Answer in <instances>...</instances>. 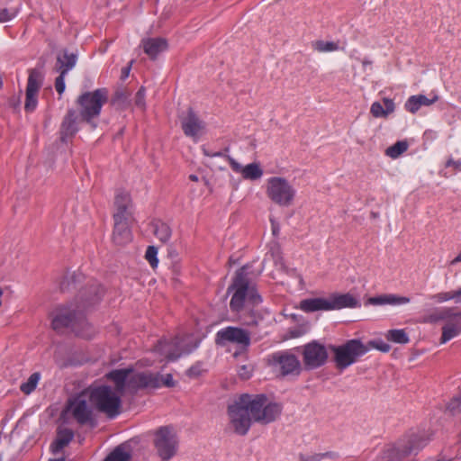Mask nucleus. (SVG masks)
<instances>
[{
	"label": "nucleus",
	"mask_w": 461,
	"mask_h": 461,
	"mask_svg": "<svg viewBox=\"0 0 461 461\" xmlns=\"http://www.w3.org/2000/svg\"><path fill=\"white\" fill-rule=\"evenodd\" d=\"M77 60V54L70 53L68 50H63L57 56L56 68L59 72L67 74L75 67Z\"/></svg>",
	"instance_id": "a878e982"
},
{
	"label": "nucleus",
	"mask_w": 461,
	"mask_h": 461,
	"mask_svg": "<svg viewBox=\"0 0 461 461\" xmlns=\"http://www.w3.org/2000/svg\"><path fill=\"white\" fill-rule=\"evenodd\" d=\"M461 319V311H456V308H434L423 316L420 317V323L436 324L441 321H454Z\"/></svg>",
	"instance_id": "6ab92c4d"
},
{
	"label": "nucleus",
	"mask_w": 461,
	"mask_h": 461,
	"mask_svg": "<svg viewBox=\"0 0 461 461\" xmlns=\"http://www.w3.org/2000/svg\"><path fill=\"white\" fill-rule=\"evenodd\" d=\"M386 338L399 344H406L409 342V337L403 330H391L388 331Z\"/></svg>",
	"instance_id": "4c0bfd02"
},
{
	"label": "nucleus",
	"mask_w": 461,
	"mask_h": 461,
	"mask_svg": "<svg viewBox=\"0 0 461 461\" xmlns=\"http://www.w3.org/2000/svg\"><path fill=\"white\" fill-rule=\"evenodd\" d=\"M358 301L349 294H333L329 298H310L300 302V309L305 312L356 308Z\"/></svg>",
	"instance_id": "423d86ee"
},
{
	"label": "nucleus",
	"mask_w": 461,
	"mask_h": 461,
	"mask_svg": "<svg viewBox=\"0 0 461 461\" xmlns=\"http://www.w3.org/2000/svg\"><path fill=\"white\" fill-rule=\"evenodd\" d=\"M74 432L68 428H59L55 439L50 445V450L53 454L60 452L73 439Z\"/></svg>",
	"instance_id": "b1692460"
},
{
	"label": "nucleus",
	"mask_w": 461,
	"mask_h": 461,
	"mask_svg": "<svg viewBox=\"0 0 461 461\" xmlns=\"http://www.w3.org/2000/svg\"><path fill=\"white\" fill-rule=\"evenodd\" d=\"M267 364L276 377L298 376L302 371L301 362L298 357L287 351L273 353L268 357Z\"/></svg>",
	"instance_id": "9d476101"
},
{
	"label": "nucleus",
	"mask_w": 461,
	"mask_h": 461,
	"mask_svg": "<svg viewBox=\"0 0 461 461\" xmlns=\"http://www.w3.org/2000/svg\"><path fill=\"white\" fill-rule=\"evenodd\" d=\"M189 179L191 181L197 182L198 181V176L196 175H190L189 176Z\"/></svg>",
	"instance_id": "052dcab7"
},
{
	"label": "nucleus",
	"mask_w": 461,
	"mask_h": 461,
	"mask_svg": "<svg viewBox=\"0 0 461 461\" xmlns=\"http://www.w3.org/2000/svg\"><path fill=\"white\" fill-rule=\"evenodd\" d=\"M77 276V275L72 276V279H73V280H75V278H76Z\"/></svg>",
	"instance_id": "69168bd1"
},
{
	"label": "nucleus",
	"mask_w": 461,
	"mask_h": 461,
	"mask_svg": "<svg viewBox=\"0 0 461 461\" xmlns=\"http://www.w3.org/2000/svg\"><path fill=\"white\" fill-rule=\"evenodd\" d=\"M152 228L154 235L161 242L166 243L170 240L172 231L167 223L157 220L152 222Z\"/></svg>",
	"instance_id": "c85d7f7f"
},
{
	"label": "nucleus",
	"mask_w": 461,
	"mask_h": 461,
	"mask_svg": "<svg viewBox=\"0 0 461 461\" xmlns=\"http://www.w3.org/2000/svg\"><path fill=\"white\" fill-rule=\"evenodd\" d=\"M181 128L185 136L197 139L205 127V123L199 118L193 108L189 107L185 113L180 115Z\"/></svg>",
	"instance_id": "f3484780"
},
{
	"label": "nucleus",
	"mask_w": 461,
	"mask_h": 461,
	"mask_svg": "<svg viewBox=\"0 0 461 461\" xmlns=\"http://www.w3.org/2000/svg\"><path fill=\"white\" fill-rule=\"evenodd\" d=\"M39 380H40L39 373L32 374L30 375V377L28 378L27 382L21 384L20 390L25 394L31 393L32 391L35 390Z\"/></svg>",
	"instance_id": "58836bf2"
},
{
	"label": "nucleus",
	"mask_w": 461,
	"mask_h": 461,
	"mask_svg": "<svg viewBox=\"0 0 461 461\" xmlns=\"http://www.w3.org/2000/svg\"><path fill=\"white\" fill-rule=\"evenodd\" d=\"M446 167H453L455 170L461 171V162L456 161L452 158L447 161Z\"/></svg>",
	"instance_id": "5fc2aeb1"
},
{
	"label": "nucleus",
	"mask_w": 461,
	"mask_h": 461,
	"mask_svg": "<svg viewBox=\"0 0 461 461\" xmlns=\"http://www.w3.org/2000/svg\"><path fill=\"white\" fill-rule=\"evenodd\" d=\"M161 384L167 387H173L175 385V382L172 375L167 374L164 379L161 377Z\"/></svg>",
	"instance_id": "603ef678"
},
{
	"label": "nucleus",
	"mask_w": 461,
	"mask_h": 461,
	"mask_svg": "<svg viewBox=\"0 0 461 461\" xmlns=\"http://www.w3.org/2000/svg\"><path fill=\"white\" fill-rule=\"evenodd\" d=\"M438 99V95H434L432 98H428L424 95H416L410 96L404 104V108L409 113H416L421 106H429L436 103Z\"/></svg>",
	"instance_id": "5701e85b"
},
{
	"label": "nucleus",
	"mask_w": 461,
	"mask_h": 461,
	"mask_svg": "<svg viewBox=\"0 0 461 461\" xmlns=\"http://www.w3.org/2000/svg\"><path fill=\"white\" fill-rule=\"evenodd\" d=\"M271 225H272V233L274 236H277L279 234V231H280V226L279 224L274 221V220H271Z\"/></svg>",
	"instance_id": "6e6d98bb"
},
{
	"label": "nucleus",
	"mask_w": 461,
	"mask_h": 461,
	"mask_svg": "<svg viewBox=\"0 0 461 461\" xmlns=\"http://www.w3.org/2000/svg\"><path fill=\"white\" fill-rule=\"evenodd\" d=\"M37 96V92L26 90L24 104V109L26 112H32L35 110L38 104Z\"/></svg>",
	"instance_id": "ea45409f"
},
{
	"label": "nucleus",
	"mask_w": 461,
	"mask_h": 461,
	"mask_svg": "<svg viewBox=\"0 0 461 461\" xmlns=\"http://www.w3.org/2000/svg\"><path fill=\"white\" fill-rule=\"evenodd\" d=\"M384 105L380 102H374L370 107V113L375 118H387L395 110V104L393 99L384 97L382 99Z\"/></svg>",
	"instance_id": "393cba45"
},
{
	"label": "nucleus",
	"mask_w": 461,
	"mask_h": 461,
	"mask_svg": "<svg viewBox=\"0 0 461 461\" xmlns=\"http://www.w3.org/2000/svg\"><path fill=\"white\" fill-rule=\"evenodd\" d=\"M263 176V170L258 163H251L243 167L242 176L249 180H258Z\"/></svg>",
	"instance_id": "72a5a7b5"
},
{
	"label": "nucleus",
	"mask_w": 461,
	"mask_h": 461,
	"mask_svg": "<svg viewBox=\"0 0 461 461\" xmlns=\"http://www.w3.org/2000/svg\"><path fill=\"white\" fill-rule=\"evenodd\" d=\"M141 46L144 52L151 59H156L158 55L165 51L167 47V41L164 38H148L141 41Z\"/></svg>",
	"instance_id": "4be33fe9"
},
{
	"label": "nucleus",
	"mask_w": 461,
	"mask_h": 461,
	"mask_svg": "<svg viewBox=\"0 0 461 461\" xmlns=\"http://www.w3.org/2000/svg\"><path fill=\"white\" fill-rule=\"evenodd\" d=\"M92 405L108 417L113 418L119 414L121 407V393L110 386L101 384L90 386L86 390Z\"/></svg>",
	"instance_id": "20e7f679"
},
{
	"label": "nucleus",
	"mask_w": 461,
	"mask_h": 461,
	"mask_svg": "<svg viewBox=\"0 0 461 461\" xmlns=\"http://www.w3.org/2000/svg\"><path fill=\"white\" fill-rule=\"evenodd\" d=\"M196 347L197 345H194L191 348H186L183 345V341L178 337H176L170 341L159 340L155 346V351L164 356L167 360L174 361L176 360L182 354L190 353Z\"/></svg>",
	"instance_id": "4468645a"
},
{
	"label": "nucleus",
	"mask_w": 461,
	"mask_h": 461,
	"mask_svg": "<svg viewBox=\"0 0 461 461\" xmlns=\"http://www.w3.org/2000/svg\"><path fill=\"white\" fill-rule=\"evenodd\" d=\"M161 386V376L149 371L138 372L130 375L127 387L131 391L144 388H158Z\"/></svg>",
	"instance_id": "dca6fc26"
},
{
	"label": "nucleus",
	"mask_w": 461,
	"mask_h": 461,
	"mask_svg": "<svg viewBox=\"0 0 461 461\" xmlns=\"http://www.w3.org/2000/svg\"><path fill=\"white\" fill-rule=\"evenodd\" d=\"M368 303L372 305H384L386 304V294L370 297Z\"/></svg>",
	"instance_id": "8fccbe9b"
},
{
	"label": "nucleus",
	"mask_w": 461,
	"mask_h": 461,
	"mask_svg": "<svg viewBox=\"0 0 461 461\" xmlns=\"http://www.w3.org/2000/svg\"><path fill=\"white\" fill-rule=\"evenodd\" d=\"M312 48L318 52H332L339 50V44L334 41L318 40L312 42Z\"/></svg>",
	"instance_id": "c9c22d12"
},
{
	"label": "nucleus",
	"mask_w": 461,
	"mask_h": 461,
	"mask_svg": "<svg viewBox=\"0 0 461 461\" xmlns=\"http://www.w3.org/2000/svg\"><path fill=\"white\" fill-rule=\"evenodd\" d=\"M411 299L406 296H401L393 294H386V304L399 305L410 303Z\"/></svg>",
	"instance_id": "a19ab883"
},
{
	"label": "nucleus",
	"mask_w": 461,
	"mask_h": 461,
	"mask_svg": "<svg viewBox=\"0 0 461 461\" xmlns=\"http://www.w3.org/2000/svg\"><path fill=\"white\" fill-rule=\"evenodd\" d=\"M154 447L163 461L170 460L177 451L178 438L173 427H160L154 434Z\"/></svg>",
	"instance_id": "9b49d317"
},
{
	"label": "nucleus",
	"mask_w": 461,
	"mask_h": 461,
	"mask_svg": "<svg viewBox=\"0 0 461 461\" xmlns=\"http://www.w3.org/2000/svg\"><path fill=\"white\" fill-rule=\"evenodd\" d=\"M461 263V250L460 253L450 262L451 265Z\"/></svg>",
	"instance_id": "13d9d810"
},
{
	"label": "nucleus",
	"mask_w": 461,
	"mask_h": 461,
	"mask_svg": "<svg viewBox=\"0 0 461 461\" xmlns=\"http://www.w3.org/2000/svg\"><path fill=\"white\" fill-rule=\"evenodd\" d=\"M15 15L13 10L4 8L0 10V23H5L12 20Z\"/></svg>",
	"instance_id": "09e8293b"
},
{
	"label": "nucleus",
	"mask_w": 461,
	"mask_h": 461,
	"mask_svg": "<svg viewBox=\"0 0 461 461\" xmlns=\"http://www.w3.org/2000/svg\"><path fill=\"white\" fill-rule=\"evenodd\" d=\"M77 119L78 115L75 110L70 109L68 111L59 129V138L62 142H68L78 131Z\"/></svg>",
	"instance_id": "412c9836"
},
{
	"label": "nucleus",
	"mask_w": 461,
	"mask_h": 461,
	"mask_svg": "<svg viewBox=\"0 0 461 461\" xmlns=\"http://www.w3.org/2000/svg\"><path fill=\"white\" fill-rule=\"evenodd\" d=\"M370 348H375L381 352H388L391 348L390 345L383 340H371L366 345Z\"/></svg>",
	"instance_id": "c03bdc74"
},
{
	"label": "nucleus",
	"mask_w": 461,
	"mask_h": 461,
	"mask_svg": "<svg viewBox=\"0 0 461 461\" xmlns=\"http://www.w3.org/2000/svg\"><path fill=\"white\" fill-rule=\"evenodd\" d=\"M62 416L74 419L80 426H95L93 409L86 391L68 400Z\"/></svg>",
	"instance_id": "6e6552de"
},
{
	"label": "nucleus",
	"mask_w": 461,
	"mask_h": 461,
	"mask_svg": "<svg viewBox=\"0 0 461 461\" xmlns=\"http://www.w3.org/2000/svg\"><path fill=\"white\" fill-rule=\"evenodd\" d=\"M203 153H204V155L209 156V157H221L222 156L221 152H216V153H213V154H209L206 150H204Z\"/></svg>",
	"instance_id": "bf43d9fd"
},
{
	"label": "nucleus",
	"mask_w": 461,
	"mask_h": 461,
	"mask_svg": "<svg viewBox=\"0 0 461 461\" xmlns=\"http://www.w3.org/2000/svg\"><path fill=\"white\" fill-rule=\"evenodd\" d=\"M362 64H363V66L371 65L372 61L371 60H367V59H364L362 61Z\"/></svg>",
	"instance_id": "680f3d73"
},
{
	"label": "nucleus",
	"mask_w": 461,
	"mask_h": 461,
	"mask_svg": "<svg viewBox=\"0 0 461 461\" xmlns=\"http://www.w3.org/2000/svg\"><path fill=\"white\" fill-rule=\"evenodd\" d=\"M67 74H62L61 72H59V76L56 77L55 79V88H56V91L59 94V95H62L65 91V76Z\"/></svg>",
	"instance_id": "de8ad7c7"
},
{
	"label": "nucleus",
	"mask_w": 461,
	"mask_h": 461,
	"mask_svg": "<svg viewBox=\"0 0 461 461\" xmlns=\"http://www.w3.org/2000/svg\"><path fill=\"white\" fill-rule=\"evenodd\" d=\"M20 104H21L20 95H18V96L14 95V96L10 97V99L8 100L9 106L14 109H17L20 106Z\"/></svg>",
	"instance_id": "864d4df0"
},
{
	"label": "nucleus",
	"mask_w": 461,
	"mask_h": 461,
	"mask_svg": "<svg viewBox=\"0 0 461 461\" xmlns=\"http://www.w3.org/2000/svg\"><path fill=\"white\" fill-rule=\"evenodd\" d=\"M132 217H113L114 226L112 240L116 246L123 247L132 240L131 223Z\"/></svg>",
	"instance_id": "a211bd4d"
},
{
	"label": "nucleus",
	"mask_w": 461,
	"mask_h": 461,
	"mask_svg": "<svg viewBox=\"0 0 461 461\" xmlns=\"http://www.w3.org/2000/svg\"><path fill=\"white\" fill-rule=\"evenodd\" d=\"M131 455L124 451L122 446L116 447L104 461H130Z\"/></svg>",
	"instance_id": "e433bc0d"
},
{
	"label": "nucleus",
	"mask_w": 461,
	"mask_h": 461,
	"mask_svg": "<svg viewBox=\"0 0 461 461\" xmlns=\"http://www.w3.org/2000/svg\"><path fill=\"white\" fill-rule=\"evenodd\" d=\"M2 86H3V82H2V80H0V88L2 87Z\"/></svg>",
	"instance_id": "338daca9"
},
{
	"label": "nucleus",
	"mask_w": 461,
	"mask_h": 461,
	"mask_svg": "<svg viewBox=\"0 0 461 461\" xmlns=\"http://www.w3.org/2000/svg\"><path fill=\"white\" fill-rule=\"evenodd\" d=\"M108 101V90L98 88L93 92H86L78 96L79 115L82 122L90 124L92 128L96 127L95 119L101 113V109Z\"/></svg>",
	"instance_id": "39448f33"
},
{
	"label": "nucleus",
	"mask_w": 461,
	"mask_h": 461,
	"mask_svg": "<svg viewBox=\"0 0 461 461\" xmlns=\"http://www.w3.org/2000/svg\"><path fill=\"white\" fill-rule=\"evenodd\" d=\"M215 342L220 346L235 344L240 349L247 350L251 343L250 332L240 327L229 326L216 333Z\"/></svg>",
	"instance_id": "f8f14e48"
},
{
	"label": "nucleus",
	"mask_w": 461,
	"mask_h": 461,
	"mask_svg": "<svg viewBox=\"0 0 461 461\" xmlns=\"http://www.w3.org/2000/svg\"><path fill=\"white\" fill-rule=\"evenodd\" d=\"M193 372H194V368L192 367L189 369V373H193Z\"/></svg>",
	"instance_id": "0e129e2a"
},
{
	"label": "nucleus",
	"mask_w": 461,
	"mask_h": 461,
	"mask_svg": "<svg viewBox=\"0 0 461 461\" xmlns=\"http://www.w3.org/2000/svg\"><path fill=\"white\" fill-rule=\"evenodd\" d=\"M328 359V351L324 345L312 341L303 348V361L305 368L315 369L323 366Z\"/></svg>",
	"instance_id": "ddd939ff"
},
{
	"label": "nucleus",
	"mask_w": 461,
	"mask_h": 461,
	"mask_svg": "<svg viewBox=\"0 0 461 461\" xmlns=\"http://www.w3.org/2000/svg\"><path fill=\"white\" fill-rule=\"evenodd\" d=\"M338 457L335 452L314 453V454H300V461H327L334 460Z\"/></svg>",
	"instance_id": "473e14b6"
},
{
	"label": "nucleus",
	"mask_w": 461,
	"mask_h": 461,
	"mask_svg": "<svg viewBox=\"0 0 461 461\" xmlns=\"http://www.w3.org/2000/svg\"><path fill=\"white\" fill-rule=\"evenodd\" d=\"M132 201L129 192L118 189L114 196L115 212L113 217H132Z\"/></svg>",
	"instance_id": "aec40b11"
},
{
	"label": "nucleus",
	"mask_w": 461,
	"mask_h": 461,
	"mask_svg": "<svg viewBox=\"0 0 461 461\" xmlns=\"http://www.w3.org/2000/svg\"><path fill=\"white\" fill-rule=\"evenodd\" d=\"M49 461H65L64 457L57 458V459H50Z\"/></svg>",
	"instance_id": "e2e57ef3"
},
{
	"label": "nucleus",
	"mask_w": 461,
	"mask_h": 461,
	"mask_svg": "<svg viewBox=\"0 0 461 461\" xmlns=\"http://www.w3.org/2000/svg\"><path fill=\"white\" fill-rule=\"evenodd\" d=\"M135 105L141 110L145 109V88L141 86L135 95Z\"/></svg>",
	"instance_id": "a18cd8bd"
},
{
	"label": "nucleus",
	"mask_w": 461,
	"mask_h": 461,
	"mask_svg": "<svg viewBox=\"0 0 461 461\" xmlns=\"http://www.w3.org/2000/svg\"><path fill=\"white\" fill-rule=\"evenodd\" d=\"M248 267L246 265L236 271L227 294H232L230 309L239 314L241 323L248 327H257L263 320L262 314L256 309L262 303V297L248 277Z\"/></svg>",
	"instance_id": "7ed1b4c3"
},
{
	"label": "nucleus",
	"mask_w": 461,
	"mask_h": 461,
	"mask_svg": "<svg viewBox=\"0 0 461 461\" xmlns=\"http://www.w3.org/2000/svg\"><path fill=\"white\" fill-rule=\"evenodd\" d=\"M423 447L424 441L421 438L417 436H411L392 448L389 451L388 457L391 458L392 461H403L408 456L417 454Z\"/></svg>",
	"instance_id": "2eb2a0df"
},
{
	"label": "nucleus",
	"mask_w": 461,
	"mask_h": 461,
	"mask_svg": "<svg viewBox=\"0 0 461 461\" xmlns=\"http://www.w3.org/2000/svg\"><path fill=\"white\" fill-rule=\"evenodd\" d=\"M157 254H158V249L156 247L154 246H149L147 250H146V254H145V258L147 259V261L149 263V265L155 268L157 267L158 264V259L157 258Z\"/></svg>",
	"instance_id": "79ce46f5"
},
{
	"label": "nucleus",
	"mask_w": 461,
	"mask_h": 461,
	"mask_svg": "<svg viewBox=\"0 0 461 461\" xmlns=\"http://www.w3.org/2000/svg\"><path fill=\"white\" fill-rule=\"evenodd\" d=\"M282 410L281 403L268 402L265 394L244 393L228 406L230 425L236 434L245 436L253 421L271 423L280 416Z\"/></svg>",
	"instance_id": "f03ea898"
},
{
	"label": "nucleus",
	"mask_w": 461,
	"mask_h": 461,
	"mask_svg": "<svg viewBox=\"0 0 461 461\" xmlns=\"http://www.w3.org/2000/svg\"><path fill=\"white\" fill-rule=\"evenodd\" d=\"M408 147L406 140H399L385 149V155L392 158H397L408 149Z\"/></svg>",
	"instance_id": "f704fd0d"
},
{
	"label": "nucleus",
	"mask_w": 461,
	"mask_h": 461,
	"mask_svg": "<svg viewBox=\"0 0 461 461\" xmlns=\"http://www.w3.org/2000/svg\"><path fill=\"white\" fill-rule=\"evenodd\" d=\"M266 194L274 203L288 207L294 203L296 190L286 178L272 176L267 181Z\"/></svg>",
	"instance_id": "1a4fd4ad"
},
{
	"label": "nucleus",
	"mask_w": 461,
	"mask_h": 461,
	"mask_svg": "<svg viewBox=\"0 0 461 461\" xmlns=\"http://www.w3.org/2000/svg\"><path fill=\"white\" fill-rule=\"evenodd\" d=\"M334 353L335 366L339 370H344L369 351V347L358 339L348 340L340 346H330Z\"/></svg>",
	"instance_id": "0eeeda50"
},
{
	"label": "nucleus",
	"mask_w": 461,
	"mask_h": 461,
	"mask_svg": "<svg viewBox=\"0 0 461 461\" xmlns=\"http://www.w3.org/2000/svg\"><path fill=\"white\" fill-rule=\"evenodd\" d=\"M447 409L452 415L461 413V394L452 398L447 403Z\"/></svg>",
	"instance_id": "37998d69"
},
{
	"label": "nucleus",
	"mask_w": 461,
	"mask_h": 461,
	"mask_svg": "<svg viewBox=\"0 0 461 461\" xmlns=\"http://www.w3.org/2000/svg\"><path fill=\"white\" fill-rule=\"evenodd\" d=\"M459 319L454 321H447V323L442 328V335L440 338V343L444 344L455 338L461 332V324L458 321Z\"/></svg>",
	"instance_id": "cd10ccee"
},
{
	"label": "nucleus",
	"mask_w": 461,
	"mask_h": 461,
	"mask_svg": "<svg viewBox=\"0 0 461 461\" xmlns=\"http://www.w3.org/2000/svg\"><path fill=\"white\" fill-rule=\"evenodd\" d=\"M104 294V287L95 280H91L77 295L75 302L58 309L52 319V328L61 331L70 328L78 337L91 339L95 333L93 327L86 321L85 312L98 303Z\"/></svg>",
	"instance_id": "f257e3e1"
},
{
	"label": "nucleus",
	"mask_w": 461,
	"mask_h": 461,
	"mask_svg": "<svg viewBox=\"0 0 461 461\" xmlns=\"http://www.w3.org/2000/svg\"><path fill=\"white\" fill-rule=\"evenodd\" d=\"M438 303H442L450 300H455L456 303H461V288L456 291L440 292L430 296Z\"/></svg>",
	"instance_id": "2f4dec72"
},
{
	"label": "nucleus",
	"mask_w": 461,
	"mask_h": 461,
	"mask_svg": "<svg viewBox=\"0 0 461 461\" xmlns=\"http://www.w3.org/2000/svg\"><path fill=\"white\" fill-rule=\"evenodd\" d=\"M131 369H115L106 375V377L115 384V391L122 393L127 386V381L130 378Z\"/></svg>",
	"instance_id": "bb28decb"
},
{
	"label": "nucleus",
	"mask_w": 461,
	"mask_h": 461,
	"mask_svg": "<svg viewBox=\"0 0 461 461\" xmlns=\"http://www.w3.org/2000/svg\"><path fill=\"white\" fill-rule=\"evenodd\" d=\"M270 254L276 264L279 263V264L283 265L282 252H281V249L277 243H275L272 246V248L270 249Z\"/></svg>",
	"instance_id": "49530a36"
},
{
	"label": "nucleus",
	"mask_w": 461,
	"mask_h": 461,
	"mask_svg": "<svg viewBox=\"0 0 461 461\" xmlns=\"http://www.w3.org/2000/svg\"><path fill=\"white\" fill-rule=\"evenodd\" d=\"M227 160L231 167V169L236 173H240L242 175L243 167L240 163H238L233 158L227 156Z\"/></svg>",
	"instance_id": "3c124183"
},
{
	"label": "nucleus",
	"mask_w": 461,
	"mask_h": 461,
	"mask_svg": "<svg viewBox=\"0 0 461 461\" xmlns=\"http://www.w3.org/2000/svg\"><path fill=\"white\" fill-rule=\"evenodd\" d=\"M130 95V92L125 89L117 90L112 99V104L116 106V108L124 110L129 107L131 104Z\"/></svg>",
	"instance_id": "7c9ffc66"
},
{
	"label": "nucleus",
	"mask_w": 461,
	"mask_h": 461,
	"mask_svg": "<svg viewBox=\"0 0 461 461\" xmlns=\"http://www.w3.org/2000/svg\"><path fill=\"white\" fill-rule=\"evenodd\" d=\"M43 75L38 68H32L29 70V77L26 90L39 92L42 86Z\"/></svg>",
	"instance_id": "c756f323"
},
{
	"label": "nucleus",
	"mask_w": 461,
	"mask_h": 461,
	"mask_svg": "<svg viewBox=\"0 0 461 461\" xmlns=\"http://www.w3.org/2000/svg\"><path fill=\"white\" fill-rule=\"evenodd\" d=\"M130 70H131V65L128 66V67H125L122 69V75H121V78L122 79H125L129 77V74H130Z\"/></svg>",
	"instance_id": "4d7b16f0"
}]
</instances>
